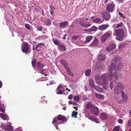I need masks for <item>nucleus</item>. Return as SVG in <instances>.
I'll return each instance as SVG.
<instances>
[{
  "label": "nucleus",
  "instance_id": "f257e3e1",
  "mask_svg": "<svg viewBox=\"0 0 131 131\" xmlns=\"http://www.w3.org/2000/svg\"><path fill=\"white\" fill-rule=\"evenodd\" d=\"M119 59L118 57L114 58L113 60L114 61V63L111 64L108 68L110 73L108 74V79L110 81L112 79L113 77L116 79L118 80L120 75V73H118L116 72H114L113 74H112L114 70L117 71V70L120 69L122 67V64L120 63Z\"/></svg>",
  "mask_w": 131,
  "mask_h": 131
},
{
  "label": "nucleus",
  "instance_id": "f03ea898",
  "mask_svg": "<svg viewBox=\"0 0 131 131\" xmlns=\"http://www.w3.org/2000/svg\"><path fill=\"white\" fill-rule=\"evenodd\" d=\"M107 74L105 73L102 74L101 77L100 75L96 74L95 77V79L97 83L102 86L105 90L107 88V83L106 80V76Z\"/></svg>",
  "mask_w": 131,
  "mask_h": 131
},
{
  "label": "nucleus",
  "instance_id": "7ed1b4c3",
  "mask_svg": "<svg viewBox=\"0 0 131 131\" xmlns=\"http://www.w3.org/2000/svg\"><path fill=\"white\" fill-rule=\"evenodd\" d=\"M115 34L117 36L116 39L120 41L123 38L124 32L123 29H118L115 31Z\"/></svg>",
  "mask_w": 131,
  "mask_h": 131
},
{
  "label": "nucleus",
  "instance_id": "20e7f679",
  "mask_svg": "<svg viewBox=\"0 0 131 131\" xmlns=\"http://www.w3.org/2000/svg\"><path fill=\"white\" fill-rule=\"evenodd\" d=\"M115 4L112 2V3L108 4L106 8V12L109 13H112L115 10Z\"/></svg>",
  "mask_w": 131,
  "mask_h": 131
},
{
  "label": "nucleus",
  "instance_id": "39448f33",
  "mask_svg": "<svg viewBox=\"0 0 131 131\" xmlns=\"http://www.w3.org/2000/svg\"><path fill=\"white\" fill-rule=\"evenodd\" d=\"M123 89V87L122 85V83L121 82H118L114 89L115 92L116 94H118Z\"/></svg>",
  "mask_w": 131,
  "mask_h": 131
},
{
  "label": "nucleus",
  "instance_id": "423d86ee",
  "mask_svg": "<svg viewBox=\"0 0 131 131\" xmlns=\"http://www.w3.org/2000/svg\"><path fill=\"white\" fill-rule=\"evenodd\" d=\"M60 120L63 121H66L67 120L66 118L64 117L61 115H58L57 116V118H55L53 120L52 122L53 124H54L57 123H59L58 120Z\"/></svg>",
  "mask_w": 131,
  "mask_h": 131
},
{
  "label": "nucleus",
  "instance_id": "0eeeda50",
  "mask_svg": "<svg viewBox=\"0 0 131 131\" xmlns=\"http://www.w3.org/2000/svg\"><path fill=\"white\" fill-rule=\"evenodd\" d=\"M21 50L23 52L26 53H29L30 51L28 44L27 43H25L22 45Z\"/></svg>",
  "mask_w": 131,
  "mask_h": 131
},
{
  "label": "nucleus",
  "instance_id": "6e6552de",
  "mask_svg": "<svg viewBox=\"0 0 131 131\" xmlns=\"http://www.w3.org/2000/svg\"><path fill=\"white\" fill-rule=\"evenodd\" d=\"M79 24L81 26L86 28L90 27L92 25V24H87L86 21L84 19H80L79 21Z\"/></svg>",
  "mask_w": 131,
  "mask_h": 131
},
{
  "label": "nucleus",
  "instance_id": "1a4fd4ad",
  "mask_svg": "<svg viewBox=\"0 0 131 131\" xmlns=\"http://www.w3.org/2000/svg\"><path fill=\"white\" fill-rule=\"evenodd\" d=\"M111 32H107L103 34L102 37V41L103 42L107 38H109L111 35Z\"/></svg>",
  "mask_w": 131,
  "mask_h": 131
},
{
  "label": "nucleus",
  "instance_id": "9d476101",
  "mask_svg": "<svg viewBox=\"0 0 131 131\" xmlns=\"http://www.w3.org/2000/svg\"><path fill=\"white\" fill-rule=\"evenodd\" d=\"M89 85L91 88H93L97 91L100 92L99 88L95 86L93 80L92 79H90L89 80Z\"/></svg>",
  "mask_w": 131,
  "mask_h": 131
},
{
  "label": "nucleus",
  "instance_id": "9b49d317",
  "mask_svg": "<svg viewBox=\"0 0 131 131\" xmlns=\"http://www.w3.org/2000/svg\"><path fill=\"white\" fill-rule=\"evenodd\" d=\"M102 16L104 17L106 20H108L110 19V14L108 13L104 12L102 13Z\"/></svg>",
  "mask_w": 131,
  "mask_h": 131
},
{
  "label": "nucleus",
  "instance_id": "f8f14e48",
  "mask_svg": "<svg viewBox=\"0 0 131 131\" xmlns=\"http://www.w3.org/2000/svg\"><path fill=\"white\" fill-rule=\"evenodd\" d=\"M1 127L6 131L12 130L14 129V127L11 125H2Z\"/></svg>",
  "mask_w": 131,
  "mask_h": 131
},
{
  "label": "nucleus",
  "instance_id": "ddd939ff",
  "mask_svg": "<svg viewBox=\"0 0 131 131\" xmlns=\"http://www.w3.org/2000/svg\"><path fill=\"white\" fill-rule=\"evenodd\" d=\"M91 113L94 115H99V110L98 108L94 106L93 108L91 109Z\"/></svg>",
  "mask_w": 131,
  "mask_h": 131
},
{
  "label": "nucleus",
  "instance_id": "4468645a",
  "mask_svg": "<svg viewBox=\"0 0 131 131\" xmlns=\"http://www.w3.org/2000/svg\"><path fill=\"white\" fill-rule=\"evenodd\" d=\"M116 45L114 43H111L106 48V50L108 51H110L114 49Z\"/></svg>",
  "mask_w": 131,
  "mask_h": 131
},
{
  "label": "nucleus",
  "instance_id": "2eb2a0df",
  "mask_svg": "<svg viewBox=\"0 0 131 131\" xmlns=\"http://www.w3.org/2000/svg\"><path fill=\"white\" fill-rule=\"evenodd\" d=\"M109 26V25L108 24H104L100 26L99 27V29L101 31H103L106 29Z\"/></svg>",
  "mask_w": 131,
  "mask_h": 131
},
{
  "label": "nucleus",
  "instance_id": "dca6fc26",
  "mask_svg": "<svg viewBox=\"0 0 131 131\" xmlns=\"http://www.w3.org/2000/svg\"><path fill=\"white\" fill-rule=\"evenodd\" d=\"M45 45L43 43H40L37 45H35L36 46L35 49L37 51H39L41 50L42 46H44Z\"/></svg>",
  "mask_w": 131,
  "mask_h": 131
},
{
  "label": "nucleus",
  "instance_id": "f3484780",
  "mask_svg": "<svg viewBox=\"0 0 131 131\" xmlns=\"http://www.w3.org/2000/svg\"><path fill=\"white\" fill-rule=\"evenodd\" d=\"M99 42L98 40L95 39L92 43L90 45V46L91 47H95L96 46H97Z\"/></svg>",
  "mask_w": 131,
  "mask_h": 131
},
{
  "label": "nucleus",
  "instance_id": "a211bd4d",
  "mask_svg": "<svg viewBox=\"0 0 131 131\" xmlns=\"http://www.w3.org/2000/svg\"><path fill=\"white\" fill-rule=\"evenodd\" d=\"M92 20L94 22L97 23H102L103 21L100 18H93Z\"/></svg>",
  "mask_w": 131,
  "mask_h": 131
},
{
  "label": "nucleus",
  "instance_id": "6ab92c4d",
  "mask_svg": "<svg viewBox=\"0 0 131 131\" xmlns=\"http://www.w3.org/2000/svg\"><path fill=\"white\" fill-rule=\"evenodd\" d=\"M68 24L67 21L62 22L60 24V27L61 28H64Z\"/></svg>",
  "mask_w": 131,
  "mask_h": 131
},
{
  "label": "nucleus",
  "instance_id": "aec40b11",
  "mask_svg": "<svg viewBox=\"0 0 131 131\" xmlns=\"http://www.w3.org/2000/svg\"><path fill=\"white\" fill-rule=\"evenodd\" d=\"M93 36H86V40L85 41V43H88L90 42L91 40L92 39Z\"/></svg>",
  "mask_w": 131,
  "mask_h": 131
},
{
  "label": "nucleus",
  "instance_id": "412c9836",
  "mask_svg": "<svg viewBox=\"0 0 131 131\" xmlns=\"http://www.w3.org/2000/svg\"><path fill=\"white\" fill-rule=\"evenodd\" d=\"M105 56L104 54H101L98 56V59L99 61H103L105 59Z\"/></svg>",
  "mask_w": 131,
  "mask_h": 131
},
{
  "label": "nucleus",
  "instance_id": "4be33fe9",
  "mask_svg": "<svg viewBox=\"0 0 131 131\" xmlns=\"http://www.w3.org/2000/svg\"><path fill=\"white\" fill-rule=\"evenodd\" d=\"M45 24L47 25H49L51 24V21L50 19H46L44 21Z\"/></svg>",
  "mask_w": 131,
  "mask_h": 131
},
{
  "label": "nucleus",
  "instance_id": "5701e85b",
  "mask_svg": "<svg viewBox=\"0 0 131 131\" xmlns=\"http://www.w3.org/2000/svg\"><path fill=\"white\" fill-rule=\"evenodd\" d=\"M116 83V81L115 80H114L111 82L110 84V88L111 89H113Z\"/></svg>",
  "mask_w": 131,
  "mask_h": 131
},
{
  "label": "nucleus",
  "instance_id": "b1692460",
  "mask_svg": "<svg viewBox=\"0 0 131 131\" xmlns=\"http://www.w3.org/2000/svg\"><path fill=\"white\" fill-rule=\"evenodd\" d=\"M94 106L91 103H89L87 104L86 106V107L87 108H89L91 110V109L93 108Z\"/></svg>",
  "mask_w": 131,
  "mask_h": 131
},
{
  "label": "nucleus",
  "instance_id": "393cba45",
  "mask_svg": "<svg viewBox=\"0 0 131 131\" xmlns=\"http://www.w3.org/2000/svg\"><path fill=\"white\" fill-rule=\"evenodd\" d=\"M59 49L61 51H64L66 49L65 47L63 45H61L59 46Z\"/></svg>",
  "mask_w": 131,
  "mask_h": 131
},
{
  "label": "nucleus",
  "instance_id": "a878e982",
  "mask_svg": "<svg viewBox=\"0 0 131 131\" xmlns=\"http://www.w3.org/2000/svg\"><path fill=\"white\" fill-rule=\"evenodd\" d=\"M95 96L98 99H101L103 98L104 97L103 95L99 94H95Z\"/></svg>",
  "mask_w": 131,
  "mask_h": 131
},
{
  "label": "nucleus",
  "instance_id": "bb28decb",
  "mask_svg": "<svg viewBox=\"0 0 131 131\" xmlns=\"http://www.w3.org/2000/svg\"><path fill=\"white\" fill-rule=\"evenodd\" d=\"M91 72V70L89 69L87 70L85 72V74L86 76H89L90 75Z\"/></svg>",
  "mask_w": 131,
  "mask_h": 131
},
{
  "label": "nucleus",
  "instance_id": "cd10ccee",
  "mask_svg": "<svg viewBox=\"0 0 131 131\" xmlns=\"http://www.w3.org/2000/svg\"><path fill=\"white\" fill-rule=\"evenodd\" d=\"M0 115L3 119L5 120L8 117L6 115H4L2 113H0Z\"/></svg>",
  "mask_w": 131,
  "mask_h": 131
},
{
  "label": "nucleus",
  "instance_id": "c85d7f7f",
  "mask_svg": "<svg viewBox=\"0 0 131 131\" xmlns=\"http://www.w3.org/2000/svg\"><path fill=\"white\" fill-rule=\"evenodd\" d=\"M101 118L102 120H105L107 118V115L104 113H103L101 115Z\"/></svg>",
  "mask_w": 131,
  "mask_h": 131
},
{
  "label": "nucleus",
  "instance_id": "c756f323",
  "mask_svg": "<svg viewBox=\"0 0 131 131\" xmlns=\"http://www.w3.org/2000/svg\"><path fill=\"white\" fill-rule=\"evenodd\" d=\"M97 29V27L95 26H93L91 28H90L91 32L96 31Z\"/></svg>",
  "mask_w": 131,
  "mask_h": 131
},
{
  "label": "nucleus",
  "instance_id": "7c9ffc66",
  "mask_svg": "<svg viewBox=\"0 0 131 131\" xmlns=\"http://www.w3.org/2000/svg\"><path fill=\"white\" fill-rule=\"evenodd\" d=\"M61 64L64 67L67 65L66 61L62 59L61 60Z\"/></svg>",
  "mask_w": 131,
  "mask_h": 131
},
{
  "label": "nucleus",
  "instance_id": "2f4dec72",
  "mask_svg": "<svg viewBox=\"0 0 131 131\" xmlns=\"http://www.w3.org/2000/svg\"><path fill=\"white\" fill-rule=\"evenodd\" d=\"M37 66L38 70H40L44 67L42 64L39 63L38 64Z\"/></svg>",
  "mask_w": 131,
  "mask_h": 131
},
{
  "label": "nucleus",
  "instance_id": "473e14b6",
  "mask_svg": "<svg viewBox=\"0 0 131 131\" xmlns=\"http://www.w3.org/2000/svg\"><path fill=\"white\" fill-rule=\"evenodd\" d=\"M120 126H116L114 127L113 129V131H120Z\"/></svg>",
  "mask_w": 131,
  "mask_h": 131
},
{
  "label": "nucleus",
  "instance_id": "72a5a7b5",
  "mask_svg": "<svg viewBox=\"0 0 131 131\" xmlns=\"http://www.w3.org/2000/svg\"><path fill=\"white\" fill-rule=\"evenodd\" d=\"M121 96L122 97L123 99H124L125 97V99H124V101H126L127 99V97L126 96H125L124 92L122 91H121Z\"/></svg>",
  "mask_w": 131,
  "mask_h": 131
},
{
  "label": "nucleus",
  "instance_id": "f704fd0d",
  "mask_svg": "<svg viewBox=\"0 0 131 131\" xmlns=\"http://www.w3.org/2000/svg\"><path fill=\"white\" fill-rule=\"evenodd\" d=\"M78 113L75 112L74 111H73L71 115L72 117L75 118H76L77 117V115Z\"/></svg>",
  "mask_w": 131,
  "mask_h": 131
},
{
  "label": "nucleus",
  "instance_id": "c9c22d12",
  "mask_svg": "<svg viewBox=\"0 0 131 131\" xmlns=\"http://www.w3.org/2000/svg\"><path fill=\"white\" fill-rule=\"evenodd\" d=\"M95 69L96 70L97 69L99 70H101L102 69L101 66L100 65H98L97 64L95 65Z\"/></svg>",
  "mask_w": 131,
  "mask_h": 131
},
{
  "label": "nucleus",
  "instance_id": "e433bc0d",
  "mask_svg": "<svg viewBox=\"0 0 131 131\" xmlns=\"http://www.w3.org/2000/svg\"><path fill=\"white\" fill-rule=\"evenodd\" d=\"M79 97L78 96H74L73 97L74 100L77 102H78L79 101Z\"/></svg>",
  "mask_w": 131,
  "mask_h": 131
},
{
  "label": "nucleus",
  "instance_id": "4c0bfd02",
  "mask_svg": "<svg viewBox=\"0 0 131 131\" xmlns=\"http://www.w3.org/2000/svg\"><path fill=\"white\" fill-rule=\"evenodd\" d=\"M117 26L116 27V28H118L119 27H122L123 26V23H121L119 24H117Z\"/></svg>",
  "mask_w": 131,
  "mask_h": 131
},
{
  "label": "nucleus",
  "instance_id": "58836bf2",
  "mask_svg": "<svg viewBox=\"0 0 131 131\" xmlns=\"http://www.w3.org/2000/svg\"><path fill=\"white\" fill-rule=\"evenodd\" d=\"M36 59H35L33 60L32 61L31 63L33 67L36 64Z\"/></svg>",
  "mask_w": 131,
  "mask_h": 131
},
{
  "label": "nucleus",
  "instance_id": "ea45409f",
  "mask_svg": "<svg viewBox=\"0 0 131 131\" xmlns=\"http://www.w3.org/2000/svg\"><path fill=\"white\" fill-rule=\"evenodd\" d=\"M65 69L66 70L67 72H69L70 71V69L67 66V65H66L64 67Z\"/></svg>",
  "mask_w": 131,
  "mask_h": 131
},
{
  "label": "nucleus",
  "instance_id": "a19ab883",
  "mask_svg": "<svg viewBox=\"0 0 131 131\" xmlns=\"http://www.w3.org/2000/svg\"><path fill=\"white\" fill-rule=\"evenodd\" d=\"M92 121L95 122L96 123H98L99 122L97 118H93Z\"/></svg>",
  "mask_w": 131,
  "mask_h": 131
},
{
  "label": "nucleus",
  "instance_id": "79ce46f5",
  "mask_svg": "<svg viewBox=\"0 0 131 131\" xmlns=\"http://www.w3.org/2000/svg\"><path fill=\"white\" fill-rule=\"evenodd\" d=\"M54 43L56 45H59L60 43L57 40H56L54 41Z\"/></svg>",
  "mask_w": 131,
  "mask_h": 131
},
{
  "label": "nucleus",
  "instance_id": "37998d69",
  "mask_svg": "<svg viewBox=\"0 0 131 131\" xmlns=\"http://www.w3.org/2000/svg\"><path fill=\"white\" fill-rule=\"evenodd\" d=\"M128 125L129 126H131V118L129 119L128 121Z\"/></svg>",
  "mask_w": 131,
  "mask_h": 131
},
{
  "label": "nucleus",
  "instance_id": "c03bdc74",
  "mask_svg": "<svg viewBox=\"0 0 131 131\" xmlns=\"http://www.w3.org/2000/svg\"><path fill=\"white\" fill-rule=\"evenodd\" d=\"M57 124H54V126H55L56 128V129H58V125L59 124H61V123H57Z\"/></svg>",
  "mask_w": 131,
  "mask_h": 131
},
{
  "label": "nucleus",
  "instance_id": "a18cd8bd",
  "mask_svg": "<svg viewBox=\"0 0 131 131\" xmlns=\"http://www.w3.org/2000/svg\"><path fill=\"white\" fill-rule=\"evenodd\" d=\"M79 36H74L72 37V39L74 40H76L78 38H79Z\"/></svg>",
  "mask_w": 131,
  "mask_h": 131
},
{
  "label": "nucleus",
  "instance_id": "49530a36",
  "mask_svg": "<svg viewBox=\"0 0 131 131\" xmlns=\"http://www.w3.org/2000/svg\"><path fill=\"white\" fill-rule=\"evenodd\" d=\"M25 27L28 29H29L30 28L29 25L28 24H25Z\"/></svg>",
  "mask_w": 131,
  "mask_h": 131
},
{
  "label": "nucleus",
  "instance_id": "de8ad7c7",
  "mask_svg": "<svg viewBox=\"0 0 131 131\" xmlns=\"http://www.w3.org/2000/svg\"><path fill=\"white\" fill-rule=\"evenodd\" d=\"M68 74L70 76H71L72 77H73L74 76V75L73 74L72 72H71L70 71H69V72H68Z\"/></svg>",
  "mask_w": 131,
  "mask_h": 131
},
{
  "label": "nucleus",
  "instance_id": "09e8293b",
  "mask_svg": "<svg viewBox=\"0 0 131 131\" xmlns=\"http://www.w3.org/2000/svg\"><path fill=\"white\" fill-rule=\"evenodd\" d=\"M63 92L61 90L59 91L57 93V94H63Z\"/></svg>",
  "mask_w": 131,
  "mask_h": 131
},
{
  "label": "nucleus",
  "instance_id": "8fccbe9b",
  "mask_svg": "<svg viewBox=\"0 0 131 131\" xmlns=\"http://www.w3.org/2000/svg\"><path fill=\"white\" fill-rule=\"evenodd\" d=\"M62 87V86L61 85V84H60L57 87V90L58 91L59 90L61 87Z\"/></svg>",
  "mask_w": 131,
  "mask_h": 131
},
{
  "label": "nucleus",
  "instance_id": "3c124183",
  "mask_svg": "<svg viewBox=\"0 0 131 131\" xmlns=\"http://www.w3.org/2000/svg\"><path fill=\"white\" fill-rule=\"evenodd\" d=\"M42 27H37V29L39 31H42Z\"/></svg>",
  "mask_w": 131,
  "mask_h": 131
},
{
  "label": "nucleus",
  "instance_id": "603ef678",
  "mask_svg": "<svg viewBox=\"0 0 131 131\" xmlns=\"http://www.w3.org/2000/svg\"><path fill=\"white\" fill-rule=\"evenodd\" d=\"M118 14L121 17H122L124 18H125V16H124L123 15V14L122 13H120V12H119Z\"/></svg>",
  "mask_w": 131,
  "mask_h": 131
},
{
  "label": "nucleus",
  "instance_id": "864d4df0",
  "mask_svg": "<svg viewBox=\"0 0 131 131\" xmlns=\"http://www.w3.org/2000/svg\"><path fill=\"white\" fill-rule=\"evenodd\" d=\"M117 2H119V3H122L125 0H115Z\"/></svg>",
  "mask_w": 131,
  "mask_h": 131
},
{
  "label": "nucleus",
  "instance_id": "5fc2aeb1",
  "mask_svg": "<svg viewBox=\"0 0 131 131\" xmlns=\"http://www.w3.org/2000/svg\"><path fill=\"white\" fill-rule=\"evenodd\" d=\"M50 12L51 13V14L52 15H53L54 13L53 12V10L52 9H50Z\"/></svg>",
  "mask_w": 131,
  "mask_h": 131
},
{
  "label": "nucleus",
  "instance_id": "6e6d98bb",
  "mask_svg": "<svg viewBox=\"0 0 131 131\" xmlns=\"http://www.w3.org/2000/svg\"><path fill=\"white\" fill-rule=\"evenodd\" d=\"M0 111H1L2 112L4 113L5 112V111L3 110L1 106H0Z\"/></svg>",
  "mask_w": 131,
  "mask_h": 131
},
{
  "label": "nucleus",
  "instance_id": "4d7b16f0",
  "mask_svg": "<svg viewBox=\"0 0 131 131\" xmlns=\"http://www.w3.org/2000/svg\"><path fill=\"white\" fill-rule=\"evenodd\" d=\"M73 97V95L72 94H71L69 96L68 98L69 99H71Z\"/></svg>",
  "mask_w": 131,
  "mask_h": 131
},
{
  "label": "nucleus",
  "instance_id": "13d9d810",
  "mask_svg": "<svg viewBox=\"0 0 131 131\" xmlns=\"http://www.w3.org/2000/svg\"><path fill=\"white\" fill-rule=\"evenodd\" d=\"M84 31L86 32H91L90 29H85L84 30Z\"/></svg>",
  "mask_w": 131,
  "mask_h": 131
},
{
  "label": "nucleus",
  "instance_id": "bf43d9fd",
  "mask_svg": "<svg viewBox=\"0 0 131 131\" xmlns=\"http://www.w3.org/2000/svg\"><path fill=\"white\" fill-rule=\"evenodd\" d=\"M118 121L119 123H122L123 122V121L122 120V119H119L118 120Z\"/></svg>",
  "mask_w": 131,
  "mask_h": 131
},
{
  "label": "nucleus",
  "instance_id": "052dcab7",
  "mask_svg": "<svg viewBox=\"0 0 131 131\" xmlns=\"http://www.w3.org/2000/svg\"><path fill=\"white\" fill-rule=\"evenodd\" d=\"M106 103V101H102L101 103V104L103 105H104V104H105Z\"/></svg>",
  "mask_w": 131,
  "mask_h": 131
},
{
  "label": "nucleus",
  "instance_id": "680f3d73",
  "mask_svg": "<svg viewBox=\"0 0 131 131\" xmlns=\"http://www.w3.org/2000/svg\"><path fill=\"white\" fill-rule=\"evenodd\" d=\"M2 85V82L0 80V88H1Z\"/></svg>",
  "mask_w": 131,
  "mask_h": 131
},
{
  "label": "nucleus",
  "instance_id": "e2e57ef3",
  "mask_svg": "<svg viewBox=\"0 0 131 131\" xmlns=\"http://www.w3.org/2000/svg\"><path fill=\"white\" fill-rule=\"evenodd\" d=\"M34 10L35 12H38L39 11L38 9L37 8H35Z\"/></svg>",
  "mask_w": 131,
  "mask_h": 131
},
{
  "label": "nucleus",
  "instance_id": "0e129e2a",
  "mask_svg": "<svg viewBox=\"0 0 131 131\" xmlns=\"http://www.w3.org/2000/svg\"><path fill=\"white\" fill-rule=\"evenodd\" d=\"M93 117H92L91 116H90L88 118L89 119L91 120V121H92V119H93Z\"/></svg>",
  "mask_w": 131,
  "mask_h": 131
},
{
  "label": "nucleus",
  "instance_id": "69168bd1",
  "mask_svg": "<svg viewBox=\"0 0 131 131\" xmlns=\"http://www.w3.org/2000/svg\"><path fill=\"white\" fill-rule=\"evenodd\" d=\"M69 103L70 104H73V102L71 101H70L69 102Z\"/></svg>",
  "mask_w": 131,
  "mask_h": 131
},
{
  "label": "nucleus",
  "instance_id": "338daca9",
  "mask_svg": "<svg viewBox=\"0 0 131 131\" xmlns=\"http://www.w3.org/2000/svg\"><path fill=\"white\" fill-rule=\"evenodd\" d=\"M123 46L122 45H120L118 47L119 49V50Z\"/></svg>",
  "mask_w": 131,
  "mask_h": 131
},
{
  "label": "nucleus",
  "instance_id": "774afa93",
  "mask_svg": "<svg viewBox=\"0 0 131 131\" xmlns=\"http://www.w3.org/2000/svg\"><path fill=\"white\" fill-rule=\"evenodd\" d=\"M67 35L66 34H65V35H64V36L63 37V39H65L66 38V36Z\"/></svg>",
  "mask_w": 131,
  "mask_h": 131
}]
</instances>
